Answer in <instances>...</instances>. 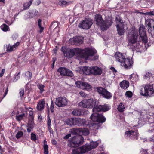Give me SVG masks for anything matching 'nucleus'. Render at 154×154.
<instances>
[{
  "label": "nucleus",
  "instance_id": "57",
  "mask_svg": "<svg viewBox=\"0 0 154 154\" xmlns=\"http://www.w3.org/2000/svg\"><path fill=\"white\" fill-rule=\"evenodd\" d=\"M37 60L35 58H33L32 59L31 61V63H35L36 64L37 63Z\"/></svg>",
  "mask_w": 154,
  "mask_h": 154
},
{
  "label": "nucleus",
  "instance_id": "17",
  "mask_svg": "<svg viewBox=\"0 0 154 154\" xmlns=\"http://www.w3.org/2000/svg\"><path fill=\"white\" fill-rule=\"evenodd\" d=\"M70 41L71 42L73 41V42L72 43V44L73 45L77 44H82L83 42V38L80 36L75 37L71 38Z\"/></svg>",
  "mask_w": 154,
  "mask_h": 154
},
{
  "label": "nucleus",
  "instance_id": "48",
  "mask_svg": "<svg viewBox=\"0 0 154 154\" xmlns=\"http://www.w3.org/2000/svg\"><path fill=\"white\" fill-rule=\"evenodd\" d=\"M50 109L51 112H53L54 111V106L53 102L52 100L51 101Z\"/></svg>",
  "mask_w": 154,
  "mask_h": 154
},
{
  "label": "nucleus",
  "instance_id": "50",
  "mask_svg": "<svg viewBox=\"0 0 154 154\" xmlns=\"http://www.w3.org/2000/svg\"><path fill=\"white\" fill-rule=\"evenodd\" d=\"M20 44V42H17L16 43H15L13 46L12 47H13L14 50H15L16 49L19 45Z\"/></svg>",
  "mask_w": 154,
  "mask_h": 154
},
{
  "label": "nucleus",
  "instance_id": "28",
  "mask_svg": "<svg viewBox=\"0 0 154 154\" xmlns=\"http://www.w3.org/2000/svg\"><path fill=\"white\" fill-rule=\"evenodd\" d=\"M80 135H87L89 134L88 130L86 128H80Z\"/></svg>",
  "mask_w": 154,
  "mask_h": 154
},
{
  "label": "nucleus",
  "instance_id": "58",
  "mask_svg": "<svg viewBox=\"0 0 154 154\" xmlns=\"http://www.w3.org/2000/svg\"><path fill=\"white\" fill-rule=\"evenodd\" d=\"M42 20L40 19H39L38 20V26L39 27H40V26H41V22Z\"/></svg>",
  "mask_w": 154,
  "mask_h": 154
},
{
  "label": "nucleus",
  "instance_id": "29",
  "mask_svg": "<svg viewBox=\"0 0 154 154\" xmlns=\"http://www.w3.org/2000/svg\"><path fill=\"white\" fill-rule=\"evenodd\" d=\"M120 86L123 89H125L129 87V82L126 81H122L120 83Z\"/></svg>",
  "mask_w": 154,
  "mask_h": 154
},
{
  "label": "nucleus",
  "instance_id": "3",
  "mask_svg": "<svg viewBox=\"0 0 154 154\" xmlns=\"http://www.w3.org/2000/svg\"><path fill=\"white\" fill-rule=\"evenodd\" d=\"M61 50L64 54V56L69 58H71L74 56L80 58V53L81 50L80 48H74L72 49H63L62 47Z\"/></svg>",
  "mask_w": 154,
  "mask_h": 154
},
{
  "label": "nucleus",
  "instance_id": "25",
  "mask_svg": "<svg viewBox=\"0 0 154 154\" xmlns=\"http://www.w3.org/2000/svg\"><path fill=\"white\" fill-rule=\"evenodd\" d=\"M140 94L143 96L145 97H150V95L148 93V90L146 89L145 88V86L144 87V88H142L140 91Z\"/></svg>",
  "mask_w": 154,
  "mask_h": 154
},
{
  "label": "nucleus",
  "instance_id": "14",
  "mask_svg": "<svg viewBox=\"0 0 154 154\" xmlns=\"http://www.w3.org/2000/svg\"><path fill=\"white\" fill-rule=\"evenodd\" d=\"M75 83L77 87L82 89L88 90L91 89L92 88L91 86L87 82L78 81L76 82Z\"/></svg>",
  "mask_w": 154,
  "mask_h": 154
},
{
  "label": "nucleus",
  "instance_id": "24",
  "mask_svg": "<svg viewBox=\"0 0 154 154\" xmlns=\"http://www.w3.org/2000/svg\"><path fill=\"white\" fill-rule=\"evenodd\" d=\"M45 104V101L44 100L42 99L38 103L37 109L39 111L42 110L44 107Z\"/></svg>",
  "mask_w": 154,
  "mask_h": 154
},
{
  "label": "nucleus",
  "instance_id": "11",
  "mask_svg": "<svg viewBox=\"0 0 154 154\" xmlns=\"http://www.w3.org/2000/svg\"><path fill=\"white\" fill-rule=\"evenodd\" d=\"M68 100L65 97H60L56 99L55 103L59 107H63L67 105Z\"/></svg>",
  "mask_w": 154,
  "mask_h": 154
},
{
  "label": "nucleus",
  "instance_id": "43",
  "mask_svg": "<svg viewBox=\"0 0 154 154\" xmlns=\"http://www.w3.org/2000/svg\"><path fill=\"white\" fill-rule=\"evenodd\" d=\"M37 86L38 88L40 90L39 93L41 94L44 91V86L42 84H38Z\"/></svg>",
  "mask_w": 154,
  "mask_h": 154
},
{
  "label": "nucleus",
  "instance_id": "30",
  "mask_svg": "<svg viewBox=\"0 0 154 154\" xmlns=\"http://www.w3.org/2000/svg\"><path fill=\"white\" fill-rule=\"evenodd\" d=\"M102 96L105 98L109 99L112 97V95L110 92L106 90Z\"/></svg>",
  "mask_w": 154,
  "mask_h": 154
},
{
  "label": "nucleus",
  "instance_id": "40",
  "mask_svg": "<svg viewBox=\"0 0 154 154\" xmlns=\"http://www.w3.org/2000/svg\"><path fill=\"white\" fill-rule=\"evenodd\" d=\"M102 111L105 112L107 111L110 109L109 106L105 104L102 105Z\"/></svg>",
  "mask_w": 154,
  "mask_h": 154
},
{
  "label": "nucleus",
  "instance_id": "52",
  "mask_svg": "<svg viewBox=\"0 0 154 154\" xmlns=\"http://www.w3.org/2000/svg\"><path fill=\"white\" fill-rule=\"evenodd\" d=\"M116 20L117 21H118L119 22V24H120L121 23L124 24L123 22H122V20L120 17L118 18L116 17Z\"/></svg>",
  "mask_w": 154,
  "mask_h": 154
},
{
  "label": "nucleus",
  "instance_id": "15",
  "mask_svg": "<svg viewBox=\"0 0 154 154\" xmlns=\"http://www.w3.org/2000/svg\"><path fill=\"white\" fill-rule=\"evenodd\" d=\"M95 21L97 26H100L101 29L103 24L104 20L103 19L102 16L100 14H97L95 15Z\"/></svg>",
  "mask_w": 154,
  "mask_h": 154
},
{
  "label": "nucleus",
  "instance_id": "53",
  "mask_svg": "<svg viewBox=\"0 0 154 154\" xmlns=\"http://www.w3.org/2000/svg\"><path fill=\"white\" fill-rule=\"evenodd\" d=\"M79 94H80V95L84 97H87V95L85 94V93L82 91H81L79 92Z\"/></svg>",
  "mask_w": 154,
  "mask_h": 154
},
{
  "label": "nucleus",
  "instance_id": "9",
  "mask_svg": "<svg viewBox=\"0 0 154 154\" xmlns=\"http://www.w3.org/2000/svg\"><path fill=\"white\" fill-rule=\"evenodd\" d=\"M92 20L91 19H85L81 21L79 25V27L83 29H89L93 24Z\"/></svg>",
  "mask_w": 154,
  "mask_h": 154
},
{
  "label": "nucleus",
  "instance_id": "32",
  "mask_svg": "<svg viewBox=\"0 0 154 154\" xmlns=\"http://www.w3.org/2000/svg\"><path fill=\"white\" fill-rule=\"evenodd\" d=\"M71 2H67L66 1L64 0H60L58 2L59 5L61 6H66L68 5Z\"/></svg>",
  "mask_w": 154,
  "mask_h": 154
},
{
  "label": "nucleus",
  "instance_id": "46",
  "mask_svg": "<svg viewBox=\"0 0 154 154\" xmlns=\"http://www.w3.org/2000/svg\"><path fill=\"white\" fill-rule=\"evenodd\" d=\"M133 94L130 91H127L125 95L126 96L130 98L132 96Z\"/></svg>",
  "mask_w": 154,
  "mask_h": 154
},
{
  "label": "nucleus",
  "instance_id": "22",
  "mask_svg": "<svg viewBox=\"0 0 154 154\" xmlns=\"http://www.w3.org/2000/svg\"><path fill=\"white\" fill-rule=\"evenodd\" d=\"M85 120L83 119L75 118V125L79 126H82L85 124Z\"/></svg>",
  "mask_w": 154,
  "mask_h": 154
},
{
  "label": "nucleus",
  "instance_id": "44",
  "mask_svg": "<svg viewBox=\"0 0 154 154\" xmlns=\"http://www.w3.org/2000/svg\"><path fill=\"white\" fill-rule=\"evenodd\" d=\"M43 148L44 154H48V146L47 145L44 143Z\"/></svg>",
  "mask_w": 154,
  "mask_h": 154
},
{
  "label": "nucleus",
  "instance_id": "33",
  "mask_svg": "<svg viewBox=\"0 0 154 154\" xmlns=\"http://www.w3.org/2000/svg\"><path fill=\"white\" fill-rule=\"evenodd\" d=\"M102 106L101 105L97 106L96 105L94 106L92 109L94 112H101L102 111Z\"/></svg>",
  "mask_w": 154,
  "mask_h": 154
},
{
  "label": "nucleus",
  "instance_id": "10",
  "mask_svg": "<svg viewBox=\"0 0 154 154\" xmlns=\"http://www.w3.org/2000/svg\"><path fill=\"white\" fill-rule=\"evenodd\" d=\"M90 118L93 121L99 123H103L106 120V118L102 115L96 112L92 114Z\"/></svg>",
  "mask_w": 154,
  "mask_h": 154
},
{
  "label": "nucleus",
  "instance_id": "8",
  "mask_svg": "<svg viewBox=\"0 0 154 154\" xmlns=\"http://www.w3.org/2000/svg\"><path fill=\"white\" fill-rule=\"evenodd\" d=\"M81 50H82L80 54L81 58H88L89 56H93L97 52L96 50L88 47L84 49L81 48Z\"/></svg>",
  "mask_w": 154,
  "mask_h": 154
},
{
  "label": "nucleus",
  "instance_id": "38",
  "mask_svg": "<svg viewBox=\"0 0 154 154\" xmlns=\"http://www.w3.org/2000/svg\"><path fill=\"white\" fill-rule=\"evenodd\" d=\"M27 115V114L25 113H23L22 114L19 115L18 116H16V119L18 121H20L23 118L25 117Z\"/></svg>",
  "mask_w": 154,
  "mask_h": 154
},
{
  "label": "nucleus",
  "instance_id": "56",
  "mask_svg": "<svg viewBox=\"0 0 154 154\" xmlns=\"http://www.w3.org/2000/svg\"><path fill=\"white\" fill-rule=\"evenodd\" d=\"M35 4L37 5H38L41 3V1L40 0H35Z\"/></svg>",
  "mask_w": 154,
  "mask_h": 154
},
{
  "label": "nucleus",
  "instance_id": "45",
  "mask_svg": "<svg viewBox=\"0 0 154 154\" xmlns=\"http://www.w3.org/2000/svg\"><path fill=\"white\" fill-rule=\"evenodd\" d=\"M23 132L19 131L17 134L16 135V137L17 139L20 138L23 136Z\"/></svg>",
  "mask_w": 154,
  "mask_h": 154
},
{
  "label": "nucleus",
  "instance_id": "7",
  "mask_svg": "<svg viewBox=\"0 0 154 154\" xmlns=\"http://www.w3.org/2000/svg\"><path fill=\"white\" fill-rule=\"evenodd\" d=\"M138 31L142 41L145 44L146 47V44L148 42V38L146 34V28L143 24H140Z\"/></svg>",
  "mask_w": 154,
  "mask_h": 154
},
{
  "label": "nucleus",
  "instance_id": "61",
  "mask_svg": "<svg viewBox=\"0 0 154 154\" xmlns=\"http://www.w3.org/2000/svg\"><path fill=\"white\" fill-rule=\"evenodd\" d=\"M149 140L150 141H153L154 142V136H153L149 138Z\"/></svg>",
  "mask_w": 154,
  "mask_h": 154
},
{
  "label": "nucleus",
  "instance_id": "36",
  "mask_svg": "<svg viewBox=\"0 0 154 154\" xmlns=\"http://www.w3.org/2000/svg\"><path fill=\"white\" fill-rule=\"evenodd\" d=\"M33 0H30L29 2L25 3L23 5V7L24 10L28 9L31 5L32 2Z\"/></svg>",
  "mask_w": 154,
  "mask_h": 154
},
{
  "label": "nucleus",
  "instance_id": "26",
  "mask_svg": "<svg viewBox=\"0 0 154 154\" xmlns=\"http://www.w3.org/2000/svg\"><path fill=\"white\" fill-rule=\"evenodd\" d=\"M92 74L94 75H100L102 73V70L100 68H92Z\"/></svg>",
  "mask_w": 154,
  "mask_h": 154
},
{
  "label": "nucleus",
  "instance_id": "42",
  "mask_svg": "<svg viewBox=\"0 0 154 154\" xmlns=\"http://www.w3.org/2000/svg\"><path fill=\"white\" fill-rule=\"evenodd\" d=\"M6 51L8 52H12L14 51V50L12 47V46H11L10 44L6 46Z\"/></svg>",
  "mask_w": 154,
  "mask_h": 154
},
{
  "label": "nucleus",
  "instance_id": "37",
  "mask_svg": "<svg viewBox=\"0 0 154 154\" xmlns=\"http://www.w3.org/2000/svg\"><path fill=\"white\" fill-rule=\"evenodd\" d=\"M125 109L124 105L123 103H121L118 105L117 109L118 111L120 112H123Z\"/></svg>",
  "mask_w": 154,
  "mask_h": 154
},
{
  "label": "nucleus",
  "instance_id": "51",
  "mask_svg": "<svg viewBox=\"0 0 154 154\" xmlns=\"http://www.w3.org/2000/svg\"><path fill=\"white\" fill-rule=\"evenodd\" d=\"M31 139L33 140H36V135L32 133L31 134Z\"/></svg>",
  "mask_w": 154,
  "mask_h": 154
},
{
  "label": "nucleus",
  "instance_id": "4",
  "mask_svg": "<svg viewBox=\"0 0 154 154\" xmlns=\"http://www.w3.org/2000/svg\"><path fill=\"white\" fill-rule=\"evenodd\" d=\"M139 35L137 30L132 29L130 31L128 35V39L130 45L137 43Z\"/></svg>",
  "mask_w": 154,
  "mask_h": 154
},
{
  "label": "nucleus",
  "instance_id": "39",
  "mask_svg": "<svg viewBox=\"0 0 154 154\" xmlns=\"http://www.w3.org/2000/svg\"><path fill=\"white\" fill-rule=\"evenodd\" d=\"M72 114L76 116H80L82 115L81 110L80 109H75L72 112Z\"/></svg>",
  "mask_w": 154,
  "mask_h": 154
},
{
  "label": "nucleus",
  "instance_id": "23",
  "mask_svg": "<svg viewBox=\"0 0 154 154\" xmlns=\"http://www.w3.org/2000/svg\"><path fill=\"white\" fill-rule=\"evenodd\" d=\"M38 13V11L36 9H34L29 10V14L28 15V16H29V18H33L37 15Z\"/></svg>",
  "mask_w": 154,
  "mask_h": 154
},
{
  "label": "nucleus",
  "instance_id": "6",
  "mask_svg": "<svg viewBox=\"0 0 154 154\" xmlns=\"http://www.w3.org/2000/svg\"><path fill=\"white\" fill-rule=\"evenodd\" d=\"M84 142L83 137L80 135H78L73 137L71 141L69 142L68 145L71 147H77L83 144Z\"/></svg>",
  "mask_w": 154,
  "mask_h": 154
},
{
  "label": "nucleus",
  "instance_id": "21",
  "mask_svg": "<svg viewBox=\"0 0 154 154\" xmlns=\"http://www.w3.org/2000/svg\"><path fill=\"white\" fill-rule=\"evenodd\" d=\"M92 68H84L83 69H80V72L81 74H85L86 75L92 74V71H91Z\"/></svg>",
  "mask_w": 154,
  "mask_h": 154
},
{
  "label": "nucleus",
  "instance_id": "31",
  "mask_svg": "<svg viewBox=\"0 0 154 154\" xmlns=\"http://www.w3.org/2000/svg\"><path fill=\"white\" fill-rule=\"evenodd\" d=\"M66 123L67 125L70 126L75 125V118H72L67 119L66 121Z\"/></svg>",
  "mask_w": 154,
  "mask_h": 154
},
{
  "label": "nucleus",
  "instance_id": "34",
  "mask_svg": "<svg viewBox=\"0 0 154 154\" xmlns=\"http://www.w3.org/2000/svg\"><path fill=\"white\" fill-rule=\"evenodd\" d=\"M80 128H73L71 129V133L74 135H80Z\"/></svg>",
  "mask_w": 154,
  "mask_h": 154
},
{
  "label": "nucleus",
  "instance_id": "62",
  "mask_svg": "<svg viewBox=\"0 0 154 154\" xmlns=\"http://www.w3.org/2000/svg\"><path fill=\"white\" fill-rule=\"evenodd\" d=\"M24 91L23 90L21 91L20 92V94L21 96H23L24 95Z\"/></svg>",
  "mask_w": 154,
  "mask_h": 154
},
{
  "label": "nucleus",
  "instance_id": "35",
  "mask_svg": "<svg viewBox=\"0 0 154 154\" xmlns=\"http://www.w3.org/2000/svg\"><path fill=\"white\" fill-rule=\"evenodd\" d=\"M51 121L49 117H48L47 125H48V130L50 133H51V134H53V131L52 130V128H51Z\"/></svg>",
  "mask_w": 154,
  "mask_h": 154
},
{
  "label": "nucleus",
  "instance_id": "64",
  "mask_svg": "<svg viewBox=\"0 0 154 154\" xmlns=\"http://www.w3.org/2000/svg\"><path fill=\"white\" fill-rule=\"evenodd\" d=\"M29 115L32 118L33 117V112L32 111H30L29 112Z\"/></svg>",
  "mask_w": 154,
  "mask_h": 154
},
{
  "label": "nucleus",
  "instance_id": "60",
  "mask_svg": "<svg viewBox=\"0 0 154 154\" xmlns=\"http://www.w3.org/2000/svg\"><path fill=\"white\" fill-rule=\"evenodd\" d=\"M8 88H7L5 91V92L3 98H4L6 96V95H7V94L8 93Z\"/></svg>",
  "mask_w": 154,
  "mask_h": 154
},
{
  "label": "nucleus",
  "instance_id": "55",
  "mask_svg": "<svg viewBox=\"0 0 154 154\" xmlns=\"http://www.w3.org/2000/svg\"><path fill=\"white\" fill-rule=\"evenodd\" d=\"M71 134H68L66 136H64L63 138L65 139H67L71 136Z\"/></svg>",
  "mask_w": 154,
  "mask_h": 154
},
{
  "label": "nucleus",
  "instance_id": "13",
  "mask_svg": "<svg viewBox=\"0 0 154 154\" xmlns=\"http://www.w3.org/2000/svg\"><path fill=\"white\" fill-rule=\"evenodd\" d=\"M57 72L60 73L61 75L63 76H72L73 75L72 71L66 68H59Z\"/></svg>",
  "mask_w": 154,
  "mask_h": 154
},
{
  "label": "nucleus",
  "instance_id": "27",
  "mask_svg": "<svg viewBox=\"0 0 154 154\" xmlns=\"http://www.w3.org/2000/svg\"><path fill=\"white\" fill-rule=\"evenodd\" d=\"M94 88L95 91L102 96L103 95L106 90L105 88L100 87H95Z\"/></svg>",
  "mask_w": 154,
  "mask_h": 154
},
{
  "label": "nucleus",
  "instance_id": "47",
  "mask_svg": "<svg viewBox=\"0 0 154 154\" xmlns=\"http://www.w3.org/2000/svg\"><path fill=\"white\" fill-rule=\"evenodd\" d=\"M26 76L29 79H30L32 77V73L29 71L27 72L25 74Z\"/></svg>",
  "mask_w": 154,
  "mask_h": 154
},
{
  "label": "nucleus",
  "instance_id": "5",
  "mask_svg": "<svg viewBox=\"0 0 154 154\" xmlns=\"http://www.w3.org/2000/svg\"><path fill=\"white\" fill-rule=\"evenodd\" d=\"M97 102L96 100L93 99L84 100L79 103V106L81 107L91 108L96 106Z\"/></svg>",
  "mask_w": 154,
  "mask_h": 154
},
{
  "label": "nucleus",
  "instance_id": "59",
  "mask_svg": "<svg viewBox=\"0 0 154 154\" xmlns=\"http://www.w3.org/2000/svg\"><path fill=\"white\" fill-rule=\"evenodd\" d=\"M40 28L39 32L41 33L43 31L44 28L43 27L41 26L40 27H39Z\"/></svg>",
  "mask_w": 154,
  "mask_h": 154
},
{
  "label": "nucleus",
  "instance_id": "12",
  "mask_svg": "<svg viewBox=\"0 0 154 154\" xmlns=\"http://www.w3.org/2000/svg\"><path fill=\"white\" fill-rule=\"evenodd\" d=\"M113 21L111 18L108 17L106 18L104 22L101 26V29L103 31L107 30L112 25Z\"/></svg>",
  "mask_w": 154,
  "mask_h": 154
},
{
  "label": "nucleus",
  "instance_id": "18",
  "mask_svg": "<svg viewBox=\"0 0 154 154\" xmlns=\"http://www.w3.org/2000/svg\"><path fill=\"white\" fill-rule=\"evenodd\" d=\"M116 27L118 34L120 36L123 35L125 33L124 24L123 23L117 24Z\"/></svg>",
  "mask_w": 154,
  "mask_h": 154
},
{
  "label": "nucleus",
  "instance_id": "16",
  "mask_svg": "<svg viewBox=\"0 0 154 154\" xmlns=\"http://www.w3.org/2000/svg\"><path fill=\"white\" fill-rule=\"evenodd\" d=\"M145 25L148 30H151L154 27V20L148 19L145 21Z\"/></svg>",
  "mask_w": 154,
  "mask_h": 154
},
{
  "label": "nucleus",
  "instance_id": "54",
  "mask_svg": "<svg viewBox=\"0 0 154 154\" xmlns=\"http://www.w3.org/2000/svg\"><path fill=\"white\" fill-rule=\"evenodd\" d=\"M146 14L149 15H154V10L149 12H147Z\"/></svg>",
  "mask_w": 154,
  "mask_h": 154
},
{
  "label": "nucleus",
  "instance_id": "49",
  "mask_svg": "<svg viewBox=\"0 0 154 154\" xmlns=\"http://www.w3.org/2000/svg\"><path fill=\"white\" fill-rule=\"evenodd\" d=\"M148 32L151 34L152 37L154 38V27L152 28L151 30H148Z\"/></svg>",
  "mask_w": 154,
  "mask_h": 154
},
{
  "label": "nucleus",
  "instance_id": "19",
  "mask_svg": "<svg viewBox=\"0 0 154 154\" xmlns=\"http://www.w3.org/2000/svg\"><path fill=\"white\" fill-rule=\"evenodd\" d=\"M145 88L148 90L150 97L154 94V84L146 85H145Z\"/></svg>",
  "mask_w": 154,
  "mask_h": 154
},
{
  "label": "nucleus",
  "instance_id": "20",
  "mask_svg": "<svg viewBox=\"0 0 154 154\" xmlns=\"http://www.w3.org/2000/svg\"><path fill=\"white\" fill-rule=\"evenodd\" d=\"M138 132L137 131H126L125 133V135H127V136H129L131 138L136 137L137 136Z\"/></svg>",
  "mask_w": 154,
  "mask_h": 154
},
{
  "label": "nucleus",
  "instance_id": "2",
  "mask_svg": "<svg viewBox=\"0 0 154 154\" xmlns=\"http://www.w3.org/2000/svg\"><path fill=\"white\" fill-rule=\"evenodd\" d=\"M96 142L92 141L88 144H86L76 149H72L73 154H82L95 148L98 145Z\"/></svg>",
  "mask_w": 154,
  "mask_h": 154
},
{
  "label": "nucleus",
  "instance_id": "1",
  "mask_svg": "<svg viewBox=\"0 0 154 154\" xmlns=\"http://www.w3.org/2000/svg\"><path fill=\"white\" fill-rule=\"evenodd\" d=\"M114 57L117 61L120 63L122 66L124 67L132 66L133 62L132 59L125 58L123 54L116 52Z\"/></svg>",
  "mask_w": 154,
  "mask_h": 154
},
{
  "label": "nucleus",
  "instance_id": "41",
  "mask_svg": "<svg viewBox=\"0 0 154 154\" xmlns=\"http://www.w3.org/2000/svg\"><path fill=\"white\" fill-rule=\"evenodd\" d=\"M1 28L3 31L6 32L8 30L9 27L5 24H3L1 26Z\"/></svg>",
  "mask_w": 154,
  "mask_h": 154
},
{
  "label": "nucleus",
  "instance_id": "63",
  "mask_svg": "<svg viewBox=\"0 0 154 154\" xmlns=\"http://www.w3.org/2000/svg\"><path fill=\"white\" fill-rule=\"evenodd\" d=\"M28 124H30V125H32L34 126V122L32 120L31 122H29L28 123Z\"/></svg>",
  "mask_w": 154,
  "mask_h": 154
}]
</instances>
